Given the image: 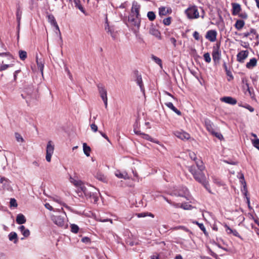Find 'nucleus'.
I'll return each mask as SVG.
<instances>
[{
  "instance_id": "1",
  "label": "nucleus",
  "mask_w": 259,
  "mask_h": 259,
  "mask_svg": "<svg viewBox=\"0 0 259 259\" xmlns=\"http://www.w3.org/2000/svg\"><path fill=\"white\" fill-rule=\"evenodd\" d=\"M189 156L191 159L195 161V165H193L188 167L189 171L193 175L196 181L202 184L208 191V192L211 193V191L208 188V184L206 181V177L203 172V171L205 169V166L203 162L199 159H197L196 155L193 152L190 153Z\"/></svg>"
},
{
  "instance_id": "2",
  "label": "nucleus",
  "mask_w": 259,
  "mask_h": 259,
  "mask_svg": "<svg viewBox=\"0 0 259 259\" xmlns=\"http://www.w3.org/2000/svg\"><path fill=\"white\" fill-rule=\"evenodd\" d=\"M185 13L189 19H195L199 17V13L195 6H190L185 11Z\"/></svg>"
},
{
  "instance_id": "3",
  "label": "nucleus",
  "mask_w": 259,
  "mask_h": 259,
  "mask_svg": "<svg viewBox=\"0 0 259 259\" xmlns=\"http://www.w3.org/2000/svg\"><path fill=\"white\" fill-rule=\"evenodd\" d=\"M82 191L83 192L87 199L91 203H96L98 201V196L97 193L92 192L90 190L82 187Z\"/></svg>"
},
{
  "instance_id": "4",
  "label": "nucleus",
  "mask_w": 259,
  "mask_h": 259,
  "mask_svg": "<svg viewBox=\"0 0 259 259\" xmlns=\"http://www.w3.org/2000/svg\"><path fill=\"white\" fill-rule=\"evenodd\" d=\"M97 88H98V92L99 93L100 96L104 103L105 108H107V105H108V98H107V90H106L105 86L101 83H99L97 85Z\"/></svg>"
},
{
  "instance_id": "5",
  "label": "nucleus",
  "mask_w": 259,
  "mask_h": 259,
  "mask_svg": "<svg viewBox=\"0 0 259 259\" xmlns=\"http://www.w3.org/2000/svg\"><path fill=\"white\" fill-rule=\"evenodd\" d=\"M66 215L64 214L63 215H54L52 217V221L58 226L67 227V224L66 223Z\"/></svg>"
},
{
  "instance_id": "6",
  "label": "nucleus",
  "mask_w": 259,
  "mask_h": 259,
  "mask_svg": "<svg viewBox=\"0 0 259 259\" xmlns=\"http://www.w3.org/2000/svg\"><path fill=\"white\" fill-rule=\"evenodd\" d=\"M54 145L52 141H50L48 142L46 148V160L50 162L51 161L52 156L54 151Z\"/></svg>"
},
{
  "instance_id": "7",
  "label": "nucleus",
  "mask_w": 259,
  "mask_h": 259,
  "mask_svg": "<svg viewBox=\"0 0 259 259\" xmlns=\"http://www.w3.org/2000/svg\"><path fill=\"white\" fill-rule=\"evenodd\" d=\"M0 190L12 191L11 182L9 179L0 176Z\"/></svg>"
},
{
  "instance_id": "8",
  "label": "nucleus",
  "mask_w": 259,
  "mask_h": 259,
  "mask_svg": "<svg viewBox=\"0 0 259 259\" xmlns=\"http://www.w3.org/2000/svg\"><path fill=\"white\" fill-rule=\"evenodd\" d=\"M128 22L131 26H134L137 29L139 28L141 22L139 16H135V17L131 16V17H129Z\"/></svg>"
},
{
  "instance_id": "9",
  "label": "nucleus",
  "mask_w": 259,
  "mask_h": 259,
  "mask_svg": "<svg viewBox=\"0 0 259 259\" xmlns=\"http://www.w3.org/2000/svg\"><path fill=\"white\" fill-rule=\"evenodd\" d=\"M47 18H48L49 22L52 25L54 26L56 28V29L57 31V32L56 33H58L59 36H61V32H60V31L59 29V27L58 25L57 24V23L55 20L54 16L53 15L50 14V15H48ZM60 38H61V37H60Z\"/></svg>"
},
{
  "instance_id": "10",
  "label": "nucleus",
  "mask_w": 259,
  "mask_h": 259,
  "mask_svg": "<svg viewBox=\"0 0 259 259\" xmlns=\"http://www.w3.org/2000/svg\"><path fill=\"white\" fill-rule=\"evenodd\" d=\"M174 134L177 138L182 140H188L190 138V135L183 131H176Z\"/></svg>"
},
{
  "instance_id": "11",
  "label": "nucleus",
  "mask_w": 259,
  "mask_h": 259,
  "mask_svg": "<svg viewBox=\"0 0 259 259\" xmlns=\"http://www.w3.org/2000/svg\"><path fill=\"white\" fill-rule=\"evenodd\" d=\"M212 59L214 62L219 61L221 58V52L218 46L214 47L212 53Z\"/></svg>"
},
{
  "instance_id": "12",
  "label": "nucleus",
  "mask_w": 259,
  "mask_h": 259,
  "mask_svg": "<svg viewBox=\"0 0 259 259\" xmlns=\"http://www.w3.org/2000/svg\"><path fill=\"white\" fill-rule=\"evenodd\" d=\"M249 52L248 51H241L237 55V60L239 62L243 63L244 60L247 58Z\"/></svg>"
},
{
  "instance_id": "13",
  "label": "nucleus",
  "mask_w": 259,
  "mask_h": 259,
  "mask_svg": "<svg viewBox=\"0 0 259 259\" xmlns=\"http://www.w3.org/2000/svg\"><path fill=\"white\" fill-rule=\"evenodd\" d=\"M217 32L215 30H211L207 32L206 38L211 42H214L217 39Z\"/></svg>"
},
{
  "instance_id": "14",
  "label": "nucleus",
  "mask_w": 259,
  "mask_h": 259,
  "mask_svg": "<svg viewBox=\"0 0 259 259\" xmlns=\"http://www.w3.org/2000/svg\"><path fill=\"white\" fill-rule=\"evenodd\" d=\"M140 5L137 2H134L132 4V13L135 14V16H140Z\"/></svg>"
},
{
  "instance_id": "15",
  "label": "nucleus",
  "mask_w": 259,
  "mask_h": 259,
  "mask_svg": "<svg viewBox=\"0 0 259 259\" xmlns=\"http://www.w3.org/2000/svg\"><path fill=\"white\" fill-rule=\"evenodd\" d=\"M70 181L76 188L78 189V190L79 191V189L81 188V182L79 180L78 178L75 176L73 177L71 176L70 178Z\"/></svg>"
},
{
  "instance_id": "16",
  "label": "nucleus",
  "mask_w": 259,
  "mask_h": 259,
  "mask_svg": "<svg viewBox=\"0 0 259 259\" xmlns=\"http://www.w3.org/2000/svg\"><path fill=\"white\" fill-rule=\"evenodd\" d=\"M149 33L150 34L154 36L159 39L161 38V34L159 31L156 29L154 26H151L149 29Z\"/></svg>"
},
{
  "instance_id": "17",
  "label": "nucleus",
  "mask_w": 259,
  "mask_h": 259,
  "mask_svg": "<svg viewBox=\"0 0 259 259\" xmlns=\"http://www.w3.org/2000/svg\"><path fill=\"white\" fill-rule=\"evenodd\" d=\"M221 100L222 102L231 105H235L237 103L236 100L231 97H224L222 98Z\"/></svg>"
},
{
  "instance_id": "18",
  "label": "nucleus",
  "mask_w": 259,
  "mask_h": 259,
  "mask_svg": "<svg viewBox=\"0 0 259 259\" xmlns=\"http://www.w3.org/2000/svg\"><path fill=\"white\" fill-rule=\"evenodd\" d=\"M232 5V14L234 16L238 15L241 10L240 5L238 3H233Z\"/></svg>"
},
{
  "instance_id": "19",
  "label": "nucleus",
  "mask_w": 259,
  "mask_h": 259,
  "mask_svg": "<svg viewBox=\"0 0 259 259\" xmlns=\"http://www.w3.org/2000/svg\"><path fill=\"white\" fill-rule=\"evenodd\" d=\"M8 238L10 241L13 242L14 244H17L18 242L17 234L15 232H11L8 235Z\"/></svg>"
},
{
  "instance_id": "20",
  "label": "nucleus",
  "mask_w": 259,
  "mask_h": 259,
  "mask_svg": "<svg viewBox=\"0 0 259 259\" xmlns=\"http://www.w3.org/2000/svg\"><path fill=\"white\" fill-rule=\"evenodd\" d=\"M205 125L207 130L211 134L214 133V130L213 128V124L210 120L208 119L206 120L205 121Z\"/></svg>"
},
{
  "instance_id": "21",
  "label": "nucleus",
  "mask_w": 259,
  "mask_h": 259,
  "mask_svg": "<svg viewBox=\"0 0 259 259\" xmlns=\"http://www.w3.org/2000/svg\"><path fill=\"white\" fill-rule=\"evenodd\" d=\"M171 10L170 8H166L162 7L159 8V14L160 16H165L167 14L170 13Z\"/></svg>"
},
{
  "instance_id": "22",
  "label": "nucleus",
  "mask_w": 259,
  "mask_h": 259,
  "mask_svg": "<svg viewBox=\"0 0 259 259\" xmlns=\"http://www.w3.org/2000/svg\"><path fill=\"white\" fill-rule=\"evenodd\" d=\"M16 222L18 224H23L26 223V219L23 214L19 213L16 217Z\"/></svg>"
},
{
  "instance_id": "23",
  "label": "nucleus",
  "mask_w": 259,
  "mask_h": 259,
  "mask_svg": "<svg viewBox=\"0 0 259 259\" xmlns=\"http://www.w3.org/2000/svg\"><path fill=\"white\" fill-rule=\"evenodd\" d=\"M18 229L24 237H27L30 235L29 230L28 229H26L24 226H21L18 227Z\"/></svg>"
},
{
  "instance_id": "24",
  "label": "nucleus",
  "mask_w": 259,
  "mask_h": 259,
  "mask_svg": "<svg viewBox=\"0 0 259 259\" xmlns=\"http://www.w3.org/2000/svg\"><path fill=\"white\" fill-rule=\"evenodd\" d=\"M165 105L169 108V109H171L174 112H175L177 115H181V112L178 110L173 105V104L171 102H167L165 103Z\"/></svg>"
},
{
  "instance_id": "25",
  "label": "nucleus",
  "mask_w": 259,
  "mask_h": 259,
  "mask_svg": "<svg viewBox=\"0 0 259 259\" xmlns=\"http://www.w3.org/2000/svg\"><path fill=\"white\" fill-rule=\"evenodd\" d=\"M250 35H251L252 36L251 39L253 38L254 36L256 37H258V34L256 33L255 30L254 29H251L249 32H247L244 33V37H247Z\"/></svg>"
},
{
  "instance_id": "26",
  "label": "nucleus",
  "mask_w": 259,
  "mask_h": 259,
  "mask_svg": "<svg viewBox=\"0 0 259 259\" xmlns=\"http://www.w3.org/2000/svg\"><path fill=\"white\" fill-rule=\"evenodd\" d=\"M115 175L118 178L123 179H128L129 177L126 172L122 173L119 170H116L115 172Z\"/></svg>"
},
{
  "instance_id": "27",
  "label": "nucleus",
  "mask_w": 259,
  "mask_h": 259,
  "mask_svg": "<svg viewBox=\"0 0 259 259\" xmlns=\"http://www.w3.org/2000/svg\"><path fill=\"white\" fill-rule=\"evenodd\" d=\"M257 60L253 58L250 60L249 62L246 63V66L247 68H252L256 65Z\"/></svg>"
},
{
  "instance_id": "28",
  "label": "nucleus",
  "mask_w": 259,
  "mask_h": 259,
  "mask_svg": "<svg viewBox=\"0 0 259 259\" xmlns=\"http://www.w3.org/2000/svg\"><path fill=\"white\" fill-rule=\"evenodd\" d=\"M22 12L20 8H18L16 11V19L18 23V27L19 28L20 24V21L21 19Z\"/></svg>"
},
{
  "instance_id": "29",
  "label": "nucleus",
  "mask_w": 259,
  "mask_h": 259,
  "mask_svg": "<svg viewBox=\"0 0 259 259\" xmlns=\"http://www.w3.org/2000/svg\"><path fill=\"white\" fill-rule=\"evenodd\" d=\"M83 153L87 156L89 157L90 155L91 149L85 143H83Z\"/></svg>"
},
{
  "instance_id": "30",
  "label": "nucleus",
  "mask_w": 259,
  "mask_h": 259,
  "mask_svg": "<svg viewBox=\"0 0 259 259\" xmlns=\"http://www.w3.org/2000/svg\"><path fill=\"white\" fill-rule=\"evenodd\" d=\"M245 22L242 20H237L235 24V28L238 30L241 29L244 26Z\"/></svg>"
},
{
  "instance_id": "31",
  "label": "nucleus",
  "mask_w": 259,
  "mask_h": 259,
  "mask_svg": "<svg viewBox=\"0 0 259 259\" xmlns=\"http://www.w3.org/2000/svg\"><path fill=\"white\" fill-rule=\"evenodd\" d=\"M105 29L107 31L108 33H110L111 36L112 37L113 39H116L117 37L116 33L114 32V30L111 29L108 24H107V26H105Z\"/></svg>"
},
{
  "instance_id": "32",
  "label": "nucleus",
  "mask_w": 259,
  "mask_h": 259,
  "mask_svg": "<svg viewBox=\"0 0 259 259\" xmlns=\"http://www.w3.org/2000/svg\"><path fill=\"white\" fill-rule=\"evenodd\" d=\"M36 63L38 69L41 72V74H43V70L44 67V63L43 61L38 60L37 57L36 58Z\"/></svg>"
},
{
  "instance_id": "33",
  "label": "nucleus",
  "mask_w": 259,
  "mask_h": 259,
  "mask_svg": "<svg viewBox=\"0 0 259 259\" xmlns=\"http://www.w3.org/2000/svg\"><path fill=\"white\" fill-rule=\"evenodd\" d=\"M151 58L156 64L159 65L161 69L162 68V61L159 58L154 55H152Z\"/></svg>"
},
{
  "instance_id": "34",
  "label": "nucleus",
  "mask_w": 259,
  "mask_h": 259,
  "mask_svg": "<svg viewBox=\"0 0 259 259\" xmlns=\"http://www.w3.org/2000/svg\"><path fill=\"white\" fill-rule=\"evenodd\" d=\"M5 60H3L2 61V65L0 67L1 71L5 70L7 69V68H8L9 67H11L13 66V64H7L5 63Z\"/></svg>"
},
{
  "instance_id": "35",
  "label": "nucleus",
  "mask_w": 259,
  "mask_h": 259,
  "mask_svg": "<svg viewBox=\"0 0 259 259\" xmlns=\"http://www.w3.org/2000/svg\"><path fill=\"white\" fill-rule=\"evenodd\" d=\"M136 215L138 218H143V217H145L146 216H149L152 218H154V215L152 213H148V212L139 213L136 214Z\"/></svg>"
},
{
  "instance_id": "36",
  "label": "nucleus",
  "mask_w": 259,
  "mask_h": 259,
  "mask_svg": "<svg viewBox=\"0 0 259 259\" xmlns=\"http://www.w3.org/2000/svg\"><path fill=\"white\" fill-rule=\"evenodd\" d=\"M136 81L137 83L139 85L140 88L142 89L143 87V84L142 82V76L141 75H137Z\"/></svg>"
},
{
  "instance_id": "37",
  "label": "nucleus",
  "mask_w": 259,
  "mask_h": 259,
  "mask_svg": "<svg viewBox=\"0 0 259 259\" xmlns=\"http://www.w3.org/2000/svg\"><path fill=\"white\" fill-rule=\"evenodd\" d=\"M20 58L22 60H24L27 58V53L26 51L20 50L19 52Z\"/></svg>"
},
{
  "instance_id": "38",
  "label": "nucleus",
  "mask_w": 259,
  "mask_h": 259,
  "mask_svg": "<svg viewBox=\"0 0 259 259\" xmlns=\"http://www.w3.org/2000/svg\"><path fill=\"white\" fill-rule=\"evenodd\" d=\"M96 178L99 180L102 181V182H106V177L101 173H98L96 175Z\"/></svg>"
},
{
  "instance_id": "39",
  "label": "nucleus",
  "mask_w": 259,
  "mask_h": 259,
  "mask_svg": "<svg viewBox=\"0 0 259 259\" xmlns=\"http://www.w3.org/2000/svg\"><path fill=\"white\" fill-rule=\"evenodd\" d=\"M71 231L73 233H77L79 230V227L75 224H71L70 225Z\"/></svg>"
},
{
  "instance_id": "40",
  "label": "nucleus",
  "mask_w": 259,
  "mask_h": 259,
  "mask_svg": "<svg viewBox=\"0 0 259 259\" xmlns=\"http://www.w3.org/2000/svg\"><path fill=\"white\" fill-rule=\"evenodd\" d=\"M147 17L149 20L153 21L155 19V14L152 11L149 12L147 14Z\"/></svg>"
},
{
  "instance_id": "41",
  "label": "nucleus",
  "mask_w": 259,
  "mask_h": 259,
  "mask_svg": "<svg viewBox=\"0 0 259 259\" xmlns=\"http://www.w3.org/2000/svg\"><path fill=\"white\" fill-rule=\"evenodd\" d=\"M179 204H180V206L179 207L182 208L184 209L188 210V209H190L192 207L191 205H189V204H188L186 203H184V204L179 203Z\"/></svg>"
},
{
  "instance_id": "42",
  "label": "nucleus",
  "mask_w": 259,
  "mask_h": 259,
  "mask_svg": "<svg viewBox=\"0 0 259 259\" xmlns=\"http://www.w3.org/2000/svg\"><path fill=\"white\" fill-rule=\"evenodd\" d=\"M164 199L169 204H170V205L175 206V207H177V208H178L179 206H180V204L179 203H175L174 202H172L170 200H169L168 199H167L166 197H163Z\"/></svg>"
},
{
  "instance_id": "43",
  "label": "nucleus",
  "mask_w": 259,
  "mask_h": 259,
  "mask_svg": "<svg viewBox=\"0 0 259 259\" xmlns=\"http://www.w3.org/2000/svg\"><path fill=\"white\" fill-rule=\"evenodd\" d=\"M204 59L206 62L207 63H210L211 61V58L210 56V55L208 53H206L203 55Z\"/></svg>"
},
{
  "instance_id": "44",
  "label": "nucleus",
  "mask_w": 259,
  "mask_h": 259,
  "mask_svg": "<svg viewBox=\"0 0 259 259\" xmlns=\"http://www.w3.org/2000/svg\"><path fill=\"white\" fill-rule=\"evenodd\" d=\"M135 133L136 134H141L142 135V137L144 138V139H147L148 140H151V138L148 135H147V134H141L138 131H135Z\"/></svg>"
},
{
  "instance_id": "45",
  "label": "nucleus",
  "mask_w": 259,
  "mask_h": 259,
  "mask_svg": "<svg viewBox=\"0 0 259 259\" xmlns=\"http://www.w3.org/2000/svg\"><path fill=\"white\" fill-rule=\"evenodd\" d=\"M10 203L11 207H16L17 206V201L14 198H11Z\"/></svg>"
},
{
  "instance_id": "46",
  "label": "nucleus",
  "mask_w": 259,
  "mask_h": 259,
  "mask_svg": "<svg viewBox=\"0 0 259 259\" xmlns=\"http://www.w3.org/2000/svg\"><path fill=\"white\" fill-rule=\"evenodd\" d=\"M15 138L18 142H23V139L22 136L18 133L15 134Z\"/></svg>"
},
{
  "instance_id": "47",
  "label": "nucleus",
  "mask_w": 259,
  "mask_h": 259,
  "mask_svg": "<svg viewBox=\"0 0 259 259\" xmlns=\"http://www.w3.org/2000/svg\"><path fill=\"white\" fill-rule=\"evenodd\" d=\"M211 134L215 136L217 138H218L220 140H222L223 139V136L220 133H218V132H215V131H214V133H212Z\"/></svg>"
},
{
  "instance_id": "48",
  "label": "nucleus",
  "mask_w": 259,
  "mask_h": 259,
  "mask_svg": "<svg viewBox=\"0 0 259 259\" xmlns=\"http://www.w3.org/2000/svg\"><path fill=\"white\" fill-rule=\"evenodd\" d=\"M163 22L165 25H169L171 23V18L168 17L167 18L164 19L163 20Z\"/></svg>"
},
{
  "instance_id": "49",
  "label": "nucleus",
  "mask_w": 259,
  "mask_h": 259,
  "mask_svg": "<svg viewBox=\"0 0 259 259\" xmlns=\"http://www.w3.org/2000/svg\"><path fill=\"white\" fill-rule=\"evenodd\" d=\"M197 224L198 225V226H199L200 229L204 232V233L205 234H206V231L205 228L204 226L203 225V224H201V223H198V222H197Z\"/></svg>"
},
{
  "instance_id": "50",
  "label": "nucleus",
  "mask_w": 259,
  "mask_h": 259,
  "mask_svg": "<svg viewBox=\"0 0 259 259\" xmlns=\"http://www.w3.org/2000/svg\"><path fill=\"white\" fill-rule=\"evenodd\" d=\"M253 145L256 148V147H259V139H256L255 140H251Z\"/></svg>"
},
{
  "instance_id": "51",
  "label": "nucleus",
  "mask_w": 259,
  "mask_h": 259,
  "mask_svg": "<svg viewBox=\"0 0 259 259\" xmlns=\"http://www.w3.org/2000/svg\"><path fill=\"white\" fill-rule=\"evenodd\" d=\"M82 242L89 244L91 243V239L87 237L82 238Z\"/></svg>"
},
{
  "instance_id": "52",
  "label": "nucleus",
  "mask_w": 259,
  "mask_h": 259,
  "mask_svg": "<svg viewBox=\"0 0 259 259\" xmlns=\"http://www.w3.org/2000/svg\"><path fill=\"white\" fill-rule=\"evenodd\" d=\"M75 6L79 10H81V5L79 0H73Z\"/></svg>"
},
{
  "instance_id": "53",
  "label": "nucleus",
  "mask_w": 259,
  "mask_h": 259,
  "mask_svg": "<svg viewBox=\"0 0 259 259\" xmlns=\"http://www.w3.org/2000/svg\"><path fill=\"white\" fill-rule=\"evenodd\" d=\"M239 16L242 18V19H247V17H248V15L247 14V13H246L245 12H243V13H241L240 14L239 13Z\"/></svg>"
},
{
  "instance_id": "54",
  "label": "nucleus",
  "mask_w": 259,
  "mask_h": 259,
  "mask_svg": "<svg viewBox=\"0 0 259 259\" xmlns=\"http://www.w3.org/2000/svg\"><path fill=\"white\" fill-rule=\"evenodd\" d=\"M193 36L195 39H196L197 40H199L200 35H199V33L197 31H195L193 33Z\"/></svg>"
},
{
  "instance_id": "55",
  "label": "nucleus",
  "mask_w": 259,
  "mask_h": 259,
  "mask_svg": "<svg viewBox=\"0 0 259 259\" xmlns=\"http://www.w3.org/2000/svg\"><path fill=\"white\" fill-rule=\"evenodd\" d=\"M226 74L229 77V78H228V80L230 81L231 80L233 79V76L230 70H229V71H226Z\"/></svg>"
},
{
  "instance_id": "56",
  "label": "nucleus",
  "mask_w": 259,
  "mask_h": 259,
  "mask_svg": "<svg viewBox=\"0 0 259 259\" xmlns=\"http://www.w3.org/2000/svg\"><path fill=\"white\" fill-rule=\"evenodd\" d=\"M97 221L101 222H110L111 224L113 223L112 220L111 219H98Z\"/></svg>"
},
{
  "instance_id": "57",
  "label": "nucleus",
  "mask_w": 259,
  "mask_h": 259,
  "mask_svg": "<svg viewBox=\"0 0 259 259\" xmlns=\"http://www.w3.org/2000/svg\"><path fill=\"white\" fill-rule=\"evenodd\" d=\"M91 127L92 130L94 132H97L98 130V127L95 124H94V123L92 124L91 125Z\"/></svg>"
},
{
  "instance_id": "58",
  "label": "nucleus",
  "mask_w": 259,
  "mask_h": 259,
  "mask_svg": "<svg viewBox=\"0 0 259 259\" xmlns=\"http://www.w3.org/2000/svg\"><path fill=\"white\" fill-rule=\"evenodd\" d=\"M245 108L247 109L249 111L253 112L254 111V108L250 106L249 105H247L245 106H244Z\"/></svg>"
},
{
  "instance_id": "59",
  "label": "nucleus",
  "mask_w": 259,
  "mask_h": 259,
  "mask_svg": "<svg viewBox=\"0 0 259 259\" xmlns=\"http://www.w3.org/2000/svg\"><path fill=\"white\" fill-rule=\"evenodd\" d=\"M170 41L172 43L174 46L175 47L176 46V39L174 37H171L170 38Z\"/></svg>"
},
{
  "instance_id": "60",
  "label": "nucleus",
  "mask_w": 259,
  "mask_h": 259,
  "mask_svg": "<svg viewBox=\"0 0 259 259\" xmlns=\"http://www.w3.org/2000/svg\"><path fill=\"white\" fill-rule=\"evenodd\" d=\"M226 227V232L228 233V234H231L232 233V232L233 231V230L232 229H231L229 226H225Z\"/></svg>"
},
{
  "instance_id": "61",
  "label": "nucleus",
  "mask_w": 259,
  "mask_h": 259,
  "mask_svg": "<svg viewBox=\"0 0 259 259\" xmlns=\"http://www.w3.org/2000/svg\"><path fill=\"white\" fill-rule=\"evenodd\" d=\"M231 234H233L235 236L240 237L239 233L236 230H233Z\"/></svg>"
},
{
  "instance_id": "62",
  "label": "nucleus",
  "mask_w": 259,
  "mask_h": 259,
  "mask_svg": "<svg viewBox=\"0 0 259 259\" xmlns=\"http://www.w3.org/2000/svg\"><path fill=\"white\" fill-rule=\"evenodd\" d=\"M45 205L46 208L50 210H53V207L49 203H46Z\"/></svg>"
},
{
  "instance_id": "63",
  "label": "nucleus",
  "mask_w": 259,
  "mask_h": 259,
  "mask_svg": "<svg viewBox=\"0 0 259 259\" xmlns=\"http://www.w3.org/2000/svg\"><path fill=\"white\" fill-rule=\"evenodd\" d=\"M53 200L58 203L62 204V201L60 198H53Z\"/></svg>"
},
{
  "instance_id": "64",
  "label": "nucleus",
  "mask_w": 259,
  "mask_h": 259,
  "mask_svg": "<svg viewBox=\"0 0 259 259\" xmlns=\"http://www.w3.org/2000/svg\"><path fill=\"white\" fill-rule=\"evenodd\" d=\"M150 259H159V257L157 254L152 255L150 257Z\"/></svg>"
}]
</instances>
